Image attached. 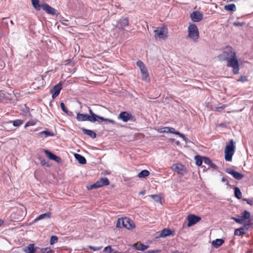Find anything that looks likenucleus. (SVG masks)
Returning <instances> with one entry per match:
<instances>
[{"label":"nucleus","mask_w":253,"mask_h":253,"mask_svg":"<svg viewBox=\"0 0 253 253\" xmlns=\"http://www.w3.org/2000/svg\"><path fill=\"white\" fill-rule=\"evenodd\" d=\"M220 61H227V66L233 68L234 74H237L239 71V64L236 54L233 48L229 45L226 46L223 51L217 56Z\"/></svg>","instance_id":"1"},{"label":"nucleus","mask_w":253,"mask_h":253,"mask_svg":"<svg viewBox=\"0 0 253 253\" xmlns=\"http://www.w3.org/2000/svg\"><path fill=\"white\" fill-rule=\"evenodd\" d=\"M89 115L87 114H81L78 113L77 115V119L78 121H89L91 123H95L97 121V119H96V117H97V115L94 114L92 110L89 108Z\"/></svg>","instance_id":"2"},{"label":"nucleus","mask_w":253,"mask_h":253,"mask_svg":"<svg viewBox=\"0 0 253 253\" xmlns=\"http://www.w3.org/2000/svg\"><path fill=\"white\" fill-rule=\"evenodd\" d=\"M235 146L233 139H231L228 144H227L225 148V160L226 161H231L232 157L235 151Z\"/></svg>","instance_id":"3"},{"label":"nucleus","mask_w":253,"mask_h":253,"mask_svg":"<svg viewBox=\"0 0 253 253\" xmlns=\"http://www.w3.org/2000/svg\"><path fill=\"white\" fill-rule=\"evenodd\" d=\"M188 36L189 38L196 41L199 37V33L197 26L194 24H190L188 27Z\"/></svg>","instance_id":"4"},{"label":"nucleus","mask_w":253,"mask_h":253,"mask_svg":"<svg viewBox=\"0 0 253 253\" xmlns=\"http://www.w3.org/2000/svg\"><path fill=\"white\" fill-rule=\"evenodd\" d=\"M109 180L107 177L101 178L100 180L97 181L95 183L90 186L88 189H92L107 186L109 184Z\"/></svg>","instance_id":"5"},{"label":"nucleus","mask_w":253,"mask_h":253,"mask_svg":"<svg viewBox=\"0 0 253 253\" xmlns=\"http://www.w3.org/2000/svg\"><path fill=\"white\" fill-rule=\"evenodd\" d=\"M155 37L162 39H165L167 37L166 29L164 27L157 28L154 30Z\"/></svg>","instance_id":"6"},{"label":"nucleus","mask_w":253,"mask_h":253,"mask_svg":"<svg viewBox=\"0 0 253 253\" xmlns=\"http://www.w3.org/2000/svg\"><path fill=\"white\" fill-rule=\"evenodd\" d=\"M118 119L122 120L124 122H127L129 121H132L133 120V116L131 113L126 112H122L118 117Z\"/></svg>","instance_id":"7"},{"label":"nucleus","mask_w":253,"mask_h":253,"mask_svg":"<svg viewBox=\"0 0 253 253\" xmlns=\"http://www.w3.org/2000/svg\"><path fill=\"white\" fill-rule=\"evenodd\" d=\"M122 226L127 229H132L135 227L133 221L128 217H123Z\"/></svg>","instance_id":"8"},{"label":"nucleus","mask_w":253,"mask_h":253,"mask_svg":"<svg viewBox=\"0 0 253 253\" xmlns=\"http://www.w3.org/2000/svg\"><path fill=\"white\" fill-rule=\"evenodd\" d=\"M201 217L200 216L195 215L194 214H189L187 216V220L188 221V227H190L195 224H196L198 222H199L201 220Z\"/></svg>","instance_id":"9"},{"label":"nucleus","mask_w":253,"mask_h":253,"mask_svg":"<svg viewBox=\"0 0 253 253\" xmlns=\"http://www.w3.org/2000/svg\"><path fill=\"white\" fill-rule=\"evenodd\" d=\"M225 172L232 175L234 178L237 180H241L244 177V174L237 172L233 169L230 168L226 169Z\"/></svg>","instance_id":"10"},{"label":"nucleus","mask_w":253,"mask_h":253,"mask_svg":"<svg viewBox=\"0 0 253 253\" xmlns=\"http://www.w3.org/2000/svg\"><path fill=\"white\" fill-rule=\"evenodd\" d=\"M61 89L62 84L61 83L54 85L53 88L50 90V92L52 94V97L55 98L59 94Z\"/></svg>","instance_id":"11"},{"label":"nucleus","mask_w":253,"mask_h":253,"mask_svg":"<svg viewBox=\"0 0 253 253\" xmlns=\"http://www.w3.org/2000/svg\"><path fill=\"white\" fill-rule=\"evenodd\" d=\"M42 9L45 11L47 13L52 15H56V10L49 5L46 3H42Z\"/></svg>","instance_id":"12"},{"label":"nucleus","mask_w":253,"mask_h":253,"mask_svg":"<svg viewBox=\"0 0 253 253\" xmlns=\"http://www.w3.org/2000/svg\"><path fill=\"white\" fill-rule=\"evenodd\" d=\"M172 169L177 173L183 175L186 171V168L181 164H176L172 166Z\"/></svg>","instance_id":"13"},{"label":"nucleus","mask_w":253,"mask_h":253,"mask_svg":"<svg viewBox=\"0 0 253 253\" xmlns=\"http://www.w3.org/2000/svg\"><path fill=\"white\" fill-rule=\"evenodd\" d=\"M190 18L193 22H197L202 20L203 18V15L199 11H196L191 13Z\"/></svg>","instance_id":"14"},{"label":"nucleus","mask_w":253,"mask_h":253,"mask_svg":"<svg viewBox=\"0 0 253 253\" xmlns=\"http://www.w3.org/2000/svg\"><path fill=\"white\" fill-rule=\"evenodd\" d=\"M128 19L126 17L121 18L118 21L117 27L119 29H124V28L129 25Z\"/></svg>","instance_id":"15"},{"label":"nucleus","mask_w":253,"mask_h":253,"mask_svg":"<svg viewBox=\"0 0 253 253\" xmlns=\"http://www.w3.org/2000/svg\"><path fill=\"white\" fill-rule=\"evenodd\" d=\"M44 152L50 160H54L57 163H60L61 162V158L54 155L49 151L44 150Z\"/></svg>","instance_id":"16"},{"label":"nucleus","mask_w":253,"mask_h":253,"mask_svg":"<svg viewBox=\"0 0 253 253\" xmlns=\"http://www.w3.org/2000/svg\"><path fill=\"white\" fill-rule=\"evenodd\" d=\"M203 162L207 165L209 167L208 169L211 168L214 169H217V167L214 164H213L211 161L210 159V158L206 157H203Z\"/></svg>","instance_id":"17"},{"label":"nucleus","mask_w":253,"mask_h":253,"mask_svg":"<svg viewBox=\"0 0 253 253\" xmlns=\"http://www.w3.org/2000/svg\"><path fill=\"white\" fill-rule=\"evenodd\" d=\"M140 72L141 73L142 80L149 82L150 80L147 68L140 70Z\"/></svg>","instance_id":"18"},{"label":"nucleus","mask_w":253,"mask_h":253,"mask_svg":"<svg viewBox=\"0 0 253 253\" xmlns=\"http://www.w3.org/2000/svg\"><path fill=\"white\" fill-rule=\"evenodd\" d=\"M36 249H39V248H35V245L34 244H31L28 246L25 247L23 248V251L26 253H35Z\"/></svg>","instance_id":"19"},{"label":"nucleus","mask_w":253,"mask_h":253,"mask_svg":"<svg viewBox=\"0 0 253 253\" xmlns=\"http://www.w3.org/2000/svg\"><path fill=\"white\" fill-rule=\"evenodd\" d=\"M82 130L84 134L89 136L92 138H95L96 137V133L92 130L87 129L84 127L82 128Z\"/></svg>","instance_id":"20"},{"label":"nucleus","mask_w":253,"mask_h":253,"mask_svg":"<svg viewBox=\"0 0 253 253\" xmlns=\"http://www.w3.org/2000/svg\"><path fill=\"white\" fill-rule=\"evenodd\" d=\"M74 157L80 164L84 165L86 164V159L82 155L79 154L75 153L74 154Z\"/></svg>","instance_id":"21"},{"label":"nucleus","mask_w":253,"mask_h":253,"mask_svg":"<svg viewBox=\"0 0 253 253\" xmlns=\"http://www.w3.org/2000/svg\"><path fill=\"white\" fill-rule=\"evenodd\" d=\"M224 243V240L222 239H217L213 240L211 245L215 248H218Z\"/></svg>","instance_id":"22"},{"label":"nucleus","mask_w":253,"mask_h":253,"mask_svg":"<svg viewBox=\"0 0 253 253\" xmlns=\"http://www.w3.org/2000/svg\"><path fill=\"white\" fill-rule=\"evenodd\" d=\"M96 119H97V122H98L99 123H101L102 121H105L112 124H116V122L113 120L108 118H104L103 117H101L99 116H97V117H96Z\"/></svg>","instance_id":"23"},{"label":"nucleus","mask_w":253,"mask_h":253,"mask_svg":"<svg viewBox=\"0 0 253 253\" xmlns=\"http://www.w3.org/2000/svg\"><path fill=\"white\" fill-rule=\"evenodd\" d=\"M172 234V231L167 228H164L163 229L160 233V237H166Z\"/></svg>","instance_id":"24"},{"label":"nucleus","mask_w":253,"mask_h":253,"mask_svg":"<svg viewBox=\"0 0 253 253\" xmlns=\"http://www.w3.org/2000/svg\"><path fill=\"white\" fill-rule=\"evenodd\" d=\"M54 135V133L53 132L50 131L48 130H45L39 133V136L41 137H42L43 136H44V137H47L53 136Z\"/></svg>","instance_id":"25"},{"label":"nucleus","mask_w":253,"mask_h":253,"mask_svg":"<svg viewBox=\"0 0 253 253\" xmlns=\"http://www.w3.org/2000/svg\"><path fill=\"white\" fill-rule=\"evenodd\" d=\"M51 217V213L50 212H48L47 213H45L38 216L34 220L35 222H37L40 220H42L44 218H49Z\"/></svg>","instance_id":"26"},{"label":"nucleus","mask_w":253,"mask_h":253,"mask_svg":"<svg viewBox=\"0 0 253 253\" xmlns=\"http://www.w3.org/2000/svg\"><path fill=\"white\" fill-rule=\"evenodd\" d=\"M33 6L38 11L42 9V4H40L39 0H31Z\"/></svg>","instance_id":"27"},{"label":"nucleus","mask_w":253,"mask_h":253,"mask_svg":"<svg viewBox=\"0 0 253 253\" xmlns=\"http://www.w3.org/2000/svg\"><path fill=\"white\" fill-rule=\"evenodd\" d=\"M224 9L225 10L229 11H236V7L235 4H230L228 5H225L224 6Z\"/></svg>","instance_id":"28"},{"label":"nucleus","mask_w":253,"mask_h":253,"mask_svg":"<svg viewBox=\"0 0 253 253\" xmlns=\"http://www.w3.org/2000/svg\"><path fill=\"white\" fill-rule=\"evenodd\" d=\"M245 229L242 227L236 229L234 231V235L235 236H243L245 234L244 232Z\"/></svg>","instance_id":"29"},{"label":"nucleus","mask_w":253,"mask_h":253,"mask_svg":"<svg viewBox=\"0 0 253 253\" xmlns=\"http://www.w3.org/2000/svg\"><path fill=\"white\" fill-rule=\"evenodd\" d=\"M150 174V172L144 169L141 171L138 174V176L140 178H145Z\"/></svg>","instance_id":"30"},{"label":"nucleus","mask_w":253,"mask_h":253,"mask_svg":"<svg viewBox=\"0 0 253 253\" xmlns=\"http://www.w3.org/2000/svg\"><path fill=\"white\" fill-rule=\"evenodd\" d=\"M234 195L238 199H241L242 198V192L239 187H235L234 188Z\"/></svg>","instance_id":"31"},{"label":"nucleus","mask_w":253,"mask_h":253,"mask_svg":"<svg viewBox=\"0 0 253 253\" xmlns=\"http://www.w3.org/2000/svg\"><path fill=\"white\" fill-rule=\"evenodd\" d=\"M195 160L196 161V164L198 166H201L203 162V157H202L199 155L195 156Z\"/></svg>","instance_id":"32"},{"label":"nucleus","mask_w":253,"mask_h":253,"mask_svg":"<svg viewBox=\"0 0 253 253\" xmlns=\"http://www.w3.org/2000/svg\"><path fill=\"white\" fill-rule=\"evenodd\" d=\"M250 216V212L247 211H244L242 213L241 218L243 219V221H244L245 220L249 219Z\"/></svg>","instance_id":"33"},{"label":"nucleus","mask_w":253,"mask_h":253,"mask_svg":"<svg viewBox=\"0 0 253 253\" xmlns=\"http://www.w3.org/2000/svg\"><path fill=\"white\" fill-rule=\"evenodd\" d=\"M253 226V223L251 222L250 220H249L248 221L245 222L242 226L243 228H244V229H249L251 227H252Z\"/></svg>","instance_id":"34"},{"label":"nucleus","mask_w":253,"mask_h":253,"mask_svg":"<svg viewBox=\"0 0 253 253\" xmlns=\"http://www.w3.org/2000/svg\"><path fill=\"white\" fill-rule=\"evenodd\" d=\"M23 122H24L23 120H20V119L14 120L12 122L13 125L14 126L18 127L23 124Z\"/></svg>","instance_id":"35"},{"label":"nucleus","mask_w":253,"mask_h":253,"mask_svg":"<svg viewBox=\"0 0 253 253\" xmlns=\"http://www.w3.org/2000/svg\"><path fill=\"white\" fill-rule=\"evenodd\" d=\"M136 65L139 67L140 70L146 68L145 65L141 60L137 61L136 62Z\"/></svg>","instance_id":"36"},{"label":"nucleus","mask_w":253,"mask_h":253,"mask_svg":"<svg viewBox=\"0 0 253 253\" xmlns=\"http://www.w3.org/2000/svg\"><path fill=\"white\" fill-rule=\"evenodd\" d=\"M148 248V246L140 244L138 246L136 247V249L138 251H144Z\"/></svg>","instance_id":"37"},{"label":"nucleus","mask_w":253,"mask_h":253,"mask_svg":"<svg viewBox=\"0 0 253 253\" xmlns=\"http://www.w3.org/2000/svg\"><path fill=\"white\" fill-rule=\"evenodd\" d=\"M42 253H52L53 251L49 247H46L41 249Z\"/></svg>","instance_id":"38"},{"label":"nucleus","mask_w":253,"mask_h":253,"mask_svg":"<svg viewBox=\"0 0 253 253\" xmlns=\"http://www.w3.org/2000/svg\"><path fill=\"white\" fill-rule=\"evenodd\" d=\"M6 98L7 97L6 96L5 93L2 90H0V102L5 101L6 99Z\"/></svg>","instance_id":"39"},{"label":"nucleus","mask_w":253,"mask_h":253,"mask_svg":"<svg viewBox=\"0 0 253 253\" xmlns=\"http://www.w3.org/2000/svg\"><path fill=\"white\" fill-rule=\"evenodd\" d=\"M58 238L56 236H52L50 240V244L51 245L54 244L55 242H57Z\"/></svg>","instance_id":"40"},{"label":"nucleus","mask_w":253,"mask_h":253,"mask_svg":"<svg viewBox=\"0 0 253 253\" xmlns=\"http://www.w3.org/2000/svg\"><path fill=\"white\" fill-rule=\"evenodd\" d=\"M151 197L154 199L156 202H161V197L157 195H151Z\"/></svg>","instance_id":"41"},{"label":"nucleus","mask_w":253,"mask_h":253,"mask_svg":"<svg viewBox=\"0 0 253 253\" xmlns=\"http://www.w3.org/2000/svg\"><path fill=\"white\" fill-rule=\"evenodd\" d=\"M60 107L64 112L68 114V110L63 102L60 103Z\"/></svg>","instance_id":"42"},{"label":"nucleus","mask_w":253,"mask_h":253,"mask_svg":"<svg viewBox=\"0 0 253 253\" xmlns=\"http://www.w3.org/2000/svg\"><path fill=\"white\" fill-rule=\"evenodd\" d=\"M122 221H123V217L119 218L117 220V224H116V227L118 228H122L123 227L122 226Z\"/></svg>","instance_id":"43"},{"label":"nucleus","mask_w":253,"mask_h":253,"mask_svg":"<svg viewBox=\"0 0 253 253\" xmlns=\"http://www.w3.org/2000/svg\"><path fill=\"white\" fill-rule=\"evenodd\" d=\"M113 250L112 249L111 246H108L105 247L104 249V252L106 253H111Z\"/></svg>","instance_id":"44"},{"label":"nucleus","mask_w":253,"mask_h":253,"mask_svg":"<svg viewBox=\"0 0 253 253\" xmlns=\"http://www.w3.org/2000/svg\"><path fill=\"white\" fill-rule=\"evenodd\" d=\"M232 219H233L236 222L240 224H242L243 223V219L242 218H236L234 217H231Z\"/></svg>","instance_id":"45"},{"label":"nucleus","mask_w":253,"mask_h":253,"mask_svg":"<svg viewBox=\"0 0 253 253\" xmlns=\"http://www.w3.org/2000/svg\"><path fill=\"white\" fill-rule=\"evenodd\" d=\"M35 124H36V123L34 121H28L25 124L24 127L26 128L30 126H34Z\"/></svg>","instance_id":"46"},{"label":"nucleus","mask_w":253,"mask_h":253,"mask_svg":"<svg viewBox=\"0 0 253 253\" xmlns=\"http://www.w3.org/2000/svg\"><path fill=\"white\" fill-rule=\"evenodd\" d=\"M248 81L247 78L245 76H241L239 79L238 80V81L241 82H245Z\"/></svg>","instance_id":"47"},{"label":"nucleus","mask_w":253,"mask_h":253,"mask_svg":"<svg viewBox=\"0 0 253 253\" xmlns=\"http://www.w3.org/2000/svg\"><path fill=\"white\" fill-rule=\"evenodd\" d=\"M88 248L90 249L93 250L94 251H99V250H100L102 248V246H100V247H93V246H89Z\"/></svg>","instance_id":"48"},{"label":"nucleus","mask_w":253,"mask_h":253,"mask_svg":"<svg viewBox=\"0 0 253 253\" xmlns=\"http://www.w3.org/2000/svg\"><path fill=\"white\" fill-rule=\"evenodd\" d=\"M244 201H246L247 204L251 206L253 205V199H248V198H245L243 199Z\"/></svg>","instance_id":"49"},{"label":"nucleus","mask_w":253,"mask_h":253,"mask_svg":"<svg viewBox=\"0 0 253 253\" xmlns=\"http://www.w3.org/2000/svg\"><path fill=\"white\" fill-rule=\"evenodd\" d=\"M176 135H179L180 137L182 138L186 142H187L188 139L185 136L184 134L178 132V134H176Z\"/></svg>","instance_id":"50"},{"label":"nucleus","mask_w":253,"mask_h":253,"mask_svg":"<svg viewBox=\"0 0 253 253\" xmlns=\"http://www.w3.org/2000/svg\"><path fill=\"white\" fill-rule=\"evenodd\" d=\"M235 26H242L245 24L244 22H235L233 23Z\"/></svg>","instance_id":"51"},{"label":"nucleus","mask_w":253,"mask_h":253,"mask_svg":"<svg viewBox=\"0 0 253 253\" xmlns=\"http://www.w3.org/2000/svg\"><path fill=\"white\" fill-rule=\"evenodd\" d=\"M169 132H170L171 133H173V134H178V131L175 130V129L173 127H169Z\"/></svg>","instance_id":"52"},{"label":"nucleus","mask_w":253,"mask_h":253,"mask_svg":"<svg viewBox=\"0 0 253 253\" xmlns=\"http://www.w3.org/2000/svg\"><path fill=\"white\" fill-rule=\"evenodd\" d=\"M221 181L222 182H226V184L228 186H231L229 184V181L227 179H226V178L225 177H222V179H221Z\"/></svg>","instance_id":"53"},{"label":"nucleus","mask_w":253,"mask_h":253,"mask_svg":"<svg viewBox=\"0 0 253 253\" xmlns=\"http://www.w3.org/2000/svg\"><path fill=\"white\" fill-rule=\"evenodd\" d=\"M40 164L42 166H44L46 164V162L45 159H40Z\"/></svg>","instance_id":"54"},{"label":"nucleus","mask_w":253,"mask_h":253,"mask_svg":"<svg viewBox=\"0 0 253 253\" xmlns=\"http://www.w3.org/2000/svg\"><path fill=\"white\" fill-rule=\"evenodd\" d=\"M163 130H162V132H169V127H164V128H163Z\"/></svg>","instance_id":"55"},{"label":"nucleus","mask_w":253,"mask_h":253,"mask_svg":"<svg viewBox=\"0 0 253 253\" xmlns=\"http://www.w3.org/2000/svg\"><path fill=\"white\" fill-rule=\"evenodd\" d=\"M157 251L155 250H149L146 251L145 253H157Z\"/></svg>","instance_id":"56"},{"label":"nucleus","mask_w":253,"mask_h":253,"mask_svg":"<svg viewBox=\"0 0 253 253\" xmlns=\"http://www.w3.org/2000/svg\"><path fill=\"white\" fill-rule=\"evenodd\" d=\"M145 194V190H143V191H141L139 192V194L140 195H144Z\"/></svg>","instance_id":"57"},{"label":"nucleus","mask_w":253,"mask_h":253,"mask_svg":"<svg viewBox=\"0 0 253 253\" xmlns=\"http://www.w3.org/2000/svg\"><path fill=\"white\" fill-rule=\"evenodd\" d=\"M3 224V221L1 219H0V226H1Z\"/></svg>","instance_id":"58"},{"label":"nucleus","mask_w":253,"mask_h":253,"mask_svg":"<svg viewBox=\"0 0 253 253\" xmlns=\"http://www.w3.org/2000/svg\"><path fill=\"white\" fill-rule=\"evenodd\" d=\"M2 64H1V68L2 69L4 67V63L2 62H1Z\"/></svg>","instance_id":"59"},{"label":"nucleus","mask_w":253,"mask_h":253,"mask_svg":"<svg viewBox=\"0 0 253 253\" xmlns=\"http://www.w3.org/2000/svg\"><path fill=\"white\" fill-rule=\"evenodd\" d=\"M179 142L178 141L176 142V144H177V145H178V144H179Z\"/></svg>","instance_id":"60"},{"label":"nucleus","mask_w":253,"mask_h":253,"mask_svg":"<svg viewBox=\"0 0 253 253\" xmlns=\"http://www.w3.org/2000/svg\"><path fill=\"white\" fill-rule=\"evenodd\" d=\"M42 83L43 84L44 82L43 79H42Z\"/></svg>","instance_id":"61"}]
</instances>
